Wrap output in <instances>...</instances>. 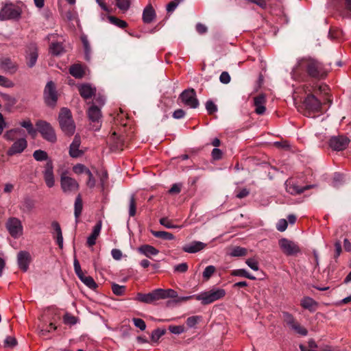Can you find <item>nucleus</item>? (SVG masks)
Instances as JSON below:
<instances>
[{"label": "nucleus", "instance_id": "f257e3e1", "mask_svg": "<svg viewBox=\"0 0 351 351\" xmlns=\"http://www.w3.org/2000/svg\"><path fill=\"white\" fill-rule=\"evenodd\" d=\"M298 67L304 68L308 75L315 79L324 78L328 73L327 69L321 62L311 58H304L300 60L293 71L296 73Z\"/></svg>", "mask_w": 351, "mask_h": 351}, {"label": "nucleus", "instance_id": "f03ea898", "mask_svg": "<svg viewBox=\"0 0 351 351\" xmlns=\"http://www.w3.org/2000/svg\"><path fill=\"white\" fill-rule=\"evenodd\" d=\"M58 121L62 132L69 136L73 135L75 131V125L73 120L71 112L66 108L60 110Z\"/></svg>", "mask_w": 351, "mask_h": 351}, {"label": "nucleus", "instance_id": "7ed1b4c3", "mask_svg": "<svg viewBox=\"0 0 351 351\" xmlns=\"http://www.w3.org/2000/svg\"><path fill=\"white\" fill-rule=\"evenodd\" d=\"M226 295V291L221 288L212 289L207 291H204L195 295L197 300L201 301L204 305L209 304L218 300L223 298Z\"/></svg>", "mask_w": 351, "mask_h": 351}, {"label": "nucleus", "instance_id": "20e7f679", "mask_svg": "<svg viewBox=\"0 0 351 351\" xmlns=\"http://www.w3.org/2000/svg\"><path fill=\"white\" fill-rule=\"evenodd\" d=\"M21 9L13 3H6L0 10V20H17L21 17Z\"/></svg>", "mask_w": 351, "mask_h": 351}, {"label": "nucleus", "instance_id": "39448f33", "mask_svg": "<svg viewBox=\"0 0 351 351\" xmlns=\"http://www.w3.org/2000/svg\"><path fill=\"white\" fill-rule=\"evenodd\" d=\"M36 125L38 131L45 140L51 143L56 141L55 131L50 123L47 121L40 120L36 122Z\"/></svg>", "mask_w": 351, "mask_h": 351}, {"label": "nucleus", "instance_id": "423d86ee", "mask_svg": "<svg viewBox=\"0 0 351 351\" xmlns=\"http://www.w3.org/2000/svg\"><path fill=\"white\" fill-rule=\"evenodd\" d=\"M179 99L184 106L191 108H197L199 106V101L193 88L184 90L180 95Z\"/></svg>", "mask_w": 351, "mask_h": 351}, {"label": "nucleus", "instance_id": "0eeeda50", "mask_svg": "<svg viewBox=\"0 0 351 351\" xmlns=\"http://www.w3.org/2000/svg\"><path fill=\"white\" fill-rule=\"evenodd\" d=\"M5 226L10 234L14 238H19L23 234V227L21 221L17 217L9 218Z\"/></svg>", "mask_w": 351, "mask_h": 351}, {"label": "nucleus", "instance_id": "6e6552de", "mask_svg": "<svg viewBox=\"0 0 351 351\" xmlns=\"http://www.w3.org/2000/svg\"><path fill=\"white\" fill-rule=\"evenodd\" d=\"M88 117L90 121L92 130L98 131L101 126V112L95 105L91 106L87 111Z\"/></svg>", "mask_w": 351, "mask_h": 351}, {"label": "nucleus", "instance_id": "1a4fd4ad", "mask_svg": "<svg viewBox=\"0 0 351 351\" xmlns=\"http://www.w3.org/2000/svg\"><path fill=\"white\" fill-rule=\"evenodd\" d=\"M282 318L286 324L296 333L302 336H306L307 335V330L300 326L291 314L288 312H283Z\"/></svg>", "mask_w": 351, "mask_h": 351}, {"label": "nucleus", "instance_id": "9d476101", "mask_svg": "<svg viewBox=\"0 0 351 351\" xmlns=\"http://www.w3.org/2000/svg\"><path fill=\"white\" fill-rule=\"evenodd\" d=\"M44 99L48 106H54L58 100L55 84L52 81L47 83L44 90Z\"/></svg>", "mask_w": 351, "mask_h": 351}, {"label": "nucleus", "instance_id": "9b49d317", "mask_svg": "<svg viewBox=\"0 0 351 351\" xmlns=\"http://www.w3.org/2000/svg\"><path fill=\"white\" fill-rule=\"evenodd\" d=\"M282 252L287 256L295 255L300 252L299 246L292 241L282 238L278 241Z\"/></svg>", "mask_w": 351, "mask_h": 351}, {"label": "nucleus", "instance_id": "f8f14e48", "mask_svg": "<svg viewBox=\"0 0 351 351\" xmlns=\"http://www.w3.org/2000/svg\"><path fill=\"white\" fill-rule=\"evenodd\" d=\"M60 184L62 191L66 193L76 191L79 189V184L75 179L64 175L61 176Z\"/></svg>", "mask_w": 351, "mask_h": 351}, {"label": "nucleus", "instance_id": "ddd939ff", "mask_svg": "<svg viewBox=\"0 0 351 351\" xmlns=\"http://www.w3.org/2000/svg\"><path fill=\"white\" fill-rule=\"evenodd\" d=\"M43 174L46 185L49 188L53 187L55 185V177L53 162L51 160L47 161L44 167Z\"/></svg>", "mask_w": 351, "mask_h": 351}, {"label": "nucleus", "instance_id": "4468645a", "mask_svg": "<svg viewBox=\"0 0 351 351\" xmlns=\"http://www.w3.org/2000/svg\"><path fill=\"white\" fill-rule=\"evenodd\" d=\"M350 140L344 136H332L330 139L329 145L335 151H342L345 149Z\"/></svg>", "mask_w": 351, "mask_h": 351}, {"label": "nucleus", "instance_id": "2eb2a0df", "mask_svg": "<svg viewBox=\"0 0 351 351\" xmlns=\"http://www.w3.org/2000/svg\"><path fill=\"white\" fill-rule=\"evenodd\" d=\"M303 104L309 112H319L322 108V103L315 95L309 94L305 98Z\"/></svg>", "mask_w": 351, "mask_h": 351}, {"label": "nucleus", "instance_id": "dca6fc26", "mask_svg": "<svg viewBox=\"0 0 351 351\" xmlns=\"http://www.w3.org/2000/svg\"><path fill=\"white\" fill-rule=\"evenodd\" d=\"M0 68L5 73L14 74L18 69V64L8 57L0 58Z\"/></svg>", "mask_w": 351, "mask_h": 351}, {"label": "nucleus", "instance_id": "f3484780", "mask_svg": "<svg viewBox=\"0 0 351 351\" xmlns=\"http://www.w3.org/2000/svg\"><path fill=\"white\" fill-rule=\"evenodd\" d=\"M31 260V255L27 251H20L17 254L19 267L23 271H27Z\"/></svg>", "mask_w": 351, "mask_h": 351}, {"label": "nucleus", "instance_id": "a211bd4d", "mask_svg": "<svg viewBox=\"0 0 351 351\" xmlns=\"http://www.w3.org/2000/svg\"><path fill=\"white\" fill-rule=\"evenodd\" d=\"M134 300L145 304H151L155 301L159 300L157 289L146 294L138 293Z\"/></svg>", "mask_w": 351, "mask_h": 351}, {"label": "nucleus", "instance_id": "6ab92c4d", "mask_svg": "<svg viewBox=\"0 0 351 351\" xmlns=\"http://www.w3.org/2000/svg\"><path fill=\"white\" fill-rule=\"evenodd\" d=\"M19 208L25 214H31L36 208V202L29 197H25L21 201Z\"/></svg>", "mask_w": 351, "mask_h": 351}, {"label": "nucleus", "instance_id": "aec40b11", "mask_svg": "<svg viewBox=\"0 0 351 351\" xmlns=\"http://www.w3.org/2000/svg\"><path fill=\"white\" fill-rule=\"evenodd\" d=\"M27 143L24 138H21L16 141L8 151L9 156L21 153L26 147Z\"/></svg>", "mask_w": 351, "mask_h": 351}, {"label": "nucleus", "instance_id": "412c9836", "mask_svg": "<svg viewBox=\"0 0 351 351\" xmlns=\"http://www.w3.org/2000/svg\"><path fill=\"white\" fill-rule=\"evenodd\" d=\"M206 244L201 241H194L182 247V250L187 253H196L203 250Z\"/></svg>", "mask_w": 351, "mask_h": 351}, {"label": "nucleus", "instance_id": "4be33fe9", "mask_svg": "<svg viewBox=\"0 0 351 351\" xmlns=\"http://www.w3.org/2000/svg\"><path fill=\"white\" fill-rule=\"evenodd\" d=\"M156 12L151 4H148L143 10L142 19L145 23H150L156 19Z\"/></svg>", "mask_w": 351, "mask_h": 351}, {"label": "nucleus", "instance_id": "5701e85b", "mask_svg": "<svg viewBox=\"0 0 351 351\" xmlns=\"http://www.w3.org/2000/svg\"><path fill=\"white\" fill-rule=\"evenodd\" d=\"M51 227L53 230L52 234L53 237L56 239V242L60 248L63 247V237L62 230L59 223L56 221H53L51 223Z\"/></svg>", "mask_w": 351, "mask_h": 351}, {"label": "nucleus", "instance_id": "b1692460", "mask_svg": "<svg viewBox=\"0 0 351 351\" xmlns=\"http://www.w3.org/2000/svg\"><path fill=\"white\" fill-rule=\"evenodd\" d=\"M266 102L265 97L263 95H260L254 99V104L255 106V112L258 114H263L266 110L265 106Z\"/></svg>", "mask_w": 351, "mask_h": 351}, {"label": "nucleus", "instance_id": "393cba45", "mask_svg": "<svg viewBox=\"0 0 351 351\" xmlns=\"http://www.w3.org/2000/svg\"><path fill=\"white\" fill-rule=\"evenodd\" d=\"M81 143L80 138L75 136L73 142L70 145L69 154L73 158H77L82 154V152L79 149Z\"/></svg>", "mask_w": 351, "mask_h": 351}, {"label": "nucleus", "instance_id": "a878e982", "mask_svg": "<svg viewBox=\"0 0 351 351\" xmlns=\"http://www.w3.org/2000/svg\"><path fill=\"white\" fill-rule=\"evenodd\" d=\"M102 223L101 221H99L97 224L93 227L91 234L87 238V245L90 247L94 245L96 243L97 238L99 237Z\"/></svg>", "mask_w": 351, "mask_h": 351}, {"label": "nucleus", "instance_id": "bb28decb", "mask_svg": "<svg viewBox=\"0 0 351 351\" xmlns=\"http://www.w3.org/2000/svg\"><path fill=\"white\" fill-rule=\"evenodd\" d=\"M79 92L84 99H87L95 95L96 89L89 84H82L79 87Z\"/></svg>", "mask_w": 351, "mask_h": 351}, {"label": "nucleus", "instance_id": "cd10ccee", "mask_svg": "<svg viewBox=\"0 0 351 351\" xmlns=\"http://www.w3.org/2000/svg\"><path fill=\"white\" fill-rule=\"evenodd\" d=\"M139 253L143 254L147 258H151L152 256H156L159 253V251L154 247L149 245H143L138 248Z\"/></svg>", "mask_w": 351, "mask_h": 351}, {"label": "nucleus", "instance_id": "c85d7f7f", "mask_svg": "<svg viewBox=\"0 0 351 351\" xmlns=\"http://www.w3.org/2000/svg\"><path fill=\"white\" fill-rule=\"evenodd\" d=\"M313 186L306 185L304 187H300L296 184L288 183L286 185L287 191L291 195H298L303 193L306 190L311 189Z\"/></svg>", "mask_w": 351, "mask_h": 351}, {"label": "nucleus", "instance_id": "c756f323", "mask_svg": "<svg viewBox=\"0 0 351 351\" xmlns=\"http://www.w3.org/2000/svg\"><path fill=\"white\" fill-rule=\"evenodd\" d=\"M38 59V52L36 46L32 45L29 48V52L27 56V64L29 67H33Z\"/></svg>", "mask_w": 351, "mask_h": 351}, {"label": "nucleus", "instance_id": "7c9ffc66", "mask_svg": "<svg viewBox=\"0 0 351 351\" xmlns=\"http://www.w3.org/2000/svg\"><path fill=\"white\" fill-rule=\"evenodd\" d=\"M157 291L159 296V300L166 298H174L178 296V293L176 291L171 289H157Z\"/></svg>", "mask_w": 351, "mask_h": 351}, {"label": "nucleus", "instance_id": "2f4dec72", "mask_svg": "<svg viewBox=\"0 0 351 351\" xmlns=\"http://www.w3.org/2000/svg\"><path fill=\"white\" fill-rule=\"evenodd\" d=\"M83 208V204H82V199L80 194H79L75 201L74 204V215L76 219V221H77L78 218L80 217Z\"/></svg>", "mask_w": 351, "mask_h": 351}, {"label": "nucleus", "instance_id": "473e14b6", "mask_svg": "<svg viewBox=\"0 0 351 351\" xmlns=\"http://www.w3.org/2000/svg\"><path fill=\"white\" fill-rule=\"evenodd\" d=\"M23 131L19 128H14L7 131L4 134V138L8 141H14L19 136H22Z\"/></svg>", "mask_w": 351, "mask_h": 351}, {"label": "nucleus", "instance_id": "72a5a7b5", "mask_svg": "<svg viewBox=\"0 0 351 351\" xmlns=\"http://www.w3.org/2000/svg\"><path fill=\"white\" fill-rule=\"evenodd\" d=\"M69 73L75 78H81L84 74V70L80 64L72 65L69 69Z\"/></svg>", "mask_w": 351, "mask_h": 351}, {"label": "nucleus", "instance_id": "f704fd0d", "mask_svg": "<svg viewBox=\"0 0 351 351\" xmlns=\"http://www.w3.org/2000/svg\"><path fill=\"white\" fill-rule=\"evenodd\" d=\"M151 232L155 237L160 238L164 240L170 241L174 239L173 234L168 232L152 230Z\"/></svg>", "mask_w": 351, "mask_h": 351}, {"label": "nucleus", "instance_id": "c9c22d12", "mask_svg": "<svg viewBox=\"0 0 351 351\" xmlns=\"http://www.w3.org/2000/svg\"><path fill=\"white\" fill-rule=\"evenodd\" d=\"M301 305L306 309L313 310L317 306V302L311 298L305 297L301 300Z\"/></svg>", "mask_w": 351, "mask_h": 351}, {"label": "nucleus", "instance_id": "e433bc0d", "mask_svg": "<svg viewBox=\"0 0 351 351\" xmlns=\"http://www.w3.org/2000/svg\"><path fill=\"white\" fill-rule=\"evenodd\" d=\"M50 51L54 56H60L64 53V47L60 43H53L50 46Z\"/></svg>", "mask_w": 351, "mask_h": 351}, {"label": "nucleus", "instance_id": "4c0bfd02", "mask_svg": "<svg viewBox=\"0 0 351 351\" xmlns=\"http://www.w3.org/2000/svg\"><path fill=\"white\" fill-rule=\"evenodd\" d=\"M20 125L23 128H25L27 130V132L30 135L34 136L36 134V130L34 129V128L33 127V125L29 119L21 121L20 123Z\"/></svg>", "mask_w": 351, "mask_h": 351}, {"label": "nucleus", "instance_id": "58836bf2", "mask_svg": "<svg viewBox=\"0 0 351 351\" xmlns=\"http://www.w3.org/2000/svg\"><path fill=\"white\" fill-rule=\"evenodd\" d=\"M108 19L110 23L120 28L123 29L128 26V23L125 21L119 19L114 16H108Z\"/></svg>", "mask_w": 351, "mask_h": 351}, {"label": "nucleus", "instance_id": "ea45409f", "mask_svg": "<svg viewBox=\"0 0 351 351\" xmlns=\"http://www.w3.org/2000/svg\"><path fill=\"white\" fill-rule=\"evenodd\" d=\"M116 5L123 12L129 10L131 5V0H116Z\"/></svg>", "mask_w": 351, "mask_h": 351}, {"label": "nucleus", "instance_id": "a19ab883", "mask_svg": "<svg viewBox=\"0 0 351 351\" xmlns=\"http://www.w3.org/2000/svg\"><path fill=\"white\" fill-rule=\"evenodd\" d=\"M33 156L37 161L49 160L48 154L45 151L38 149L34 152Z\"/></svg>", "mask_w": 351, "mask_h": 351}, {"label": "nucleus", "instance_id": "79ce46f5", "mask_svg": "<svg viewBox=\"0 0 351 351\" xmlns=\"http://www.w3.org/2000/svg\"><path fill=\"white\" fill-rule=\"evenodd\" d=\"M136 202L134 195H132L130 197L129 200V215L130 217H134L136 215Z\"/></svg>", "mask_w": 351, "mask_h": 351}, {"label": "nucleus", "instance_id": "37998d69", "mask_svg": "<svg viewBox=\"0 0 351 351\" xmlns=\"http://www.w3.org/2000/svg\"><path fill=\"white\" fill-rule=\"evenodd\" d=\"M73 170L77 174L86 173L87 176H90V171L82 164L75 165Z\"/></svg>", "mask_w": 351, "mask_h": 351}, {"label": "nucleus", "instance_id": "c03bdc74", "mask_svg": "<svg viewBox=\"0 0 351 351\" xmlns=\"http://www.w3.org/2000/svg\"><path fill=\"white\" fill-rule=\"evenodd\" d=\"M247 254V250L244 247H234L231 252L230 253V255L231 256H243Z\"/></svg>", "mask_w": 351, "mask_h": 351}, {"label": "nucleus", "instance_id": "a18cd8bd", "mask_svg": "<svg viewBox=\"0 0 351 351\" xmlns=\"http://www.w3.org/2000/svg\"><path fill=\"white\" fill-rule=\"evenodd\" d=\"M216 269L213 265L207 266L202 274L203 278L205 280H208L212 275L215 272Z\"/></svg>", "mask_w": 351, "mask_h": 351}, {"label": "nucleus", "instance_id": "49530a36", "mask_svg": "<svg viewBox=\"0 0 351 351\" xmlns=\"http://www.w3.org/2000/svg\"><path fill=\"white\" fill-rule=\"evenodd\" d=\"M165 329L157 328L152 332L151 339L154 342H157L159 339L165 334Z\"/></svg>", "mask_w": 351, "mask_h": 351}, {"label": "nucleus", "instance_id": "de8ad7c7", "mask_svg": "<svg viewBox=\"0 0 351 351\" xmlns=\"http://www.w3.org/2000/svg\"><path fill=\"white\" fill-rule=\"evenodd\" d=\"M125 287L123 285H119L116 283L112 285V292L117 295H123L125 291Z\"/></svg>", "mask_w": 351, "mask_h": 351}, {"label": "nucleus", "instance_id": "09e8293b", "mask_svg": "<svg viewBox=\"0 0 351 351\" xmlns=\"http://www.w3.org/2000/svg\"><path fill=\"white\" fill-rule=\"evenodd\" d=\"M345 182V179L343 175L340 173H335L332 179V186L334 187H339L341 184Z\"/></svg>", "mask_w": 351, "mask_h": 351}, {"label": "nucleus", "instance_id": "8fccbe9b", "mask_svg": "<svg viewBox=\"0 0 351 351\" xmlns=\"http://www.w3.org/2000/svg\"><path fill=\"white\" fill-rule=\"evenodd\" d=\"M2 100L5 103V104L8 106H13L16 103V100L15 98L8 94H1V95Z\"/></svg>", "mask_w": 351, "mask_h": 351}, {"label": "nucleus", "instance_id": "3c124183", "mask_svg": "<svg viewBox=\"0 0 351 351\" xmlns=\"http://www.w3.org/2000/svg\"><path fill=\"white\" fill-rule=\"evenodd\" d=\"M17 345V341L14 337L8 336L4 340V346L14 348Z\"/></svg>", "mask_w": 351, "mask_h": 351}, {"label": "nucleus", "instance_id": "603ef678", "mask_svg": "<svg viewBox=\"0 0 351 351\" xmlns=\"http://www.w3.org/2000/svg\"><path fill=\"white\" fill-rule=\"evenodd\" d=\"M82 282L88 288L91 289H95L97 288V285L91 276H86V278H84Z\"/></svg>", "mask_w": 351, "mask_h": 351}, {"label": "nucleus", "instance_id": "864d4df0", "mask_svg": "<svg viewBox=\"0 0 351 351\" xmlns=\"http://www.w3.org/2000/svg\"><path fill=\"white\" fill-rule=\"evenodd\" d=\"M169 331L176 335H180L183 333L185 331V328L184 326H169Z\"/></svg>", "mask_w": 351, "mask_h": 351}, {"label": "nucleus", "instance_id": "5fc2aeb1", "mask_svg": "<svg viewBox=\"0 0 351 351\" xmlns=\"http://www.w3.org/2000/svg\"><path fill=\"white\" fill-rule=\"evenodd\" d=\"M82 43H83V45H84V51H85V57H86V59L88 60L90 59V47L88 40H87L86 38L83 37L82 38Z\"/></svg>", "mask_w": 351, "mask_h": 351}, {"label": "nucleus", "instance_id": "6e6d98bb", "mask_svg": "<svg viewBox=\"0 0 351 351\" xmlns=\"http://www.w3.org/2000/svg\"><path fill=\"white\" fill-rule=\"evenodd\" d=\"M200 317L191 316L187 318L186 323L189 328H193L198 323Z\"/></svg>", "mask_w": 351, "mask_h": 351}, {"label": "nucleus", "instance_id": "4d7b16f0", "mask_svg": "<svg viewBox=\"0 0 351 351\" xmlns=\"http://www.w3.org/2000/svg\"><path fill=\"white\" fill-rule=\"evenodd\" d=\"M14 85V83L11 80L3 75H0V86L6 88H12Z\"/></svg>", "mask_w": 351, "mask_h": 351}, {"label": "nucleus", "instance_id": "13d9d810", "mask_svg": "<svg viewBox=\"0 0 351 351\" xmlns=\"http://www.w3.org/2000/svg\"><path fill=\"white\" fill-rule=\"evenodd\" d=\"M132 322L134 324V326L137 328H138L141 330H145L146 328V324L145 322L140 318H133Z\"/></svg>", "mask_w": 351, "mask_h": 351}, {"label": "nucleus", "instance_id": "bf43d9fd", "mask_svg": "<svg viewBox=\"0 0 351 351\" xmlns=\"http://www.w3.org/2000/svg\"><path fill=\"white\" fill-rule=\"evenodd\" d=\"M245 263L247 265L248 267H250L254 271H258V261L254 258H248L246 260Z\"/></svg>", "mask_w": 351, "mask_h": 351}, {"label": "nucleus", "instance_id": "052dcab7", "mask_svg": "<svg viewBox=\"0 0 351 351\" xmlns=\"http://www.w3.org/2000/svg\"><path fill=\"white\" fill-rule=\"evenodd\" d=\"M183 0H173L169 3L167 5V11L168 12H172L175 10L177 6L182 2Z\"/></svg>", "mask_w": 351, "mask_h": 351}, {"label": "nucleus", "instance_id": "680f3d73", "mask_svg": "<svg viewBox=\"0 0 351 351\" xmlns=\"http://www.w3.org/2000/svg\"><path fill=\"white\" fill-rule=\"evenodd\" d=\"M77 318L75 316H73L70 314L66 313L64 316V322L66 324L74 325L77 323Z\"/></svg>", "mask_w": 351, "mask_h": 351}, {"label": "nucleus", "instance_id": "e2e57ef3", "mask_svg": "<svg viewBox=\"0 0 351 351\" xmlns=\"http://www.w3.org/2000/svg\"><path fill=\"white\" fill-rule=\"evenodd\" d=\"M288 223L285 219H280L276 225V229L280 232H284L287 228Z\"/></svg>", "mask_w": 351, "mask_h": 351}, {"label": "nucleus", "instance_id": "0e129e2a", "mask_svg": "<svg viewBox=\"0 0 351 351\" xmlns=\"http://www.w3.org/2000/svg\"><path fill=\"white\" fill-rule=\"evenodd\" d=\"M175 272L185 273L188 269V265L186 263L178 264L173 267Z\"/></svg>", "mask_w": 351, "mask_h": 351}, {"label": "nucleus", "instance_id": "69168bd1", "mask_svg": "<svg viewBox=\"0 0 351 351\" xmlns=\"http://www.w3.org/2000/svg\"><path fill=\"white\" fill-rule=\"evenodd\" d=\"M160 223L167 228H176L178 226L172 224L171 221L167 217H162L160 219Z\"/></svg>", "mask_w": 351, "mask_h": 351}, {"label": "nucleus", "instance_id": "338daca9", "mask_svg": "<svg viewBox=\"0 0 351 351\" xmlns=\"http://www.w3.org/2000/svg\"><path fill=\"white\" fill-rule=\"evenodd\" d=\"M206 108L209 114H213L217 111V106L210 100L206 101Z\"/></svg>", "mask_w": 351, "mask_h": 351}, {"label": "nucleus", "instance_id": "774afa93", "mask_svg": "<svg viewBox=\"0 0 351 351\" xmlns=\"http://www.w3.org/2000/svg\"><path fill=\"white\" fill-rule=\"evenodd\" d=\"M219 80L221 83L227 84L230 82V76L226 71H223L219 77Z\"/></svg>", "mask_w": 351, "mask_h": 351}]
</instances>
